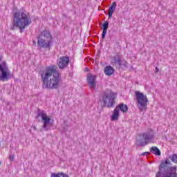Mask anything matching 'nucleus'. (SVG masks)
I'll use <instances>...</instances> for the list:
<instances>
[{"label":"nucleus","instance_id":"25","mask_svg":"<svg viewBox=\"0 0 177 177\" xmlns=\"http://www.w3.org/2000/svg\"><path fill=\"white\" fill-rule=\"evenodd\" d=\"M147 154H150V152H143L141 153V156H146Z\"/></svg>","mask_w":177,"mask_h":177},{"label":"nucleus","instance_id":"10","mask_svg":"<svg viewBox=\"0 0 177 177\" xmlns=\"http://www.w3.org/2000/svg\"><path fill=\"white\" fill-rule=\"evenodd\" d=\"M70 63V57L68 56H62L59 58V62H58V67L60 68V70H63L64 68H66L67 66H68V64Z\"/></svg>","mask_w":177,"mask_h":177},{"label":"nucleus","instance_id":"24","mask_svg":"<svg viewBox=\"0 0 177 177\" xmlns=\"http://www.w3.org/2000/svg\"><path fill=\"white\" fill-rule=\"evenodd\" d=\"M10 161H13V160H15V156L13 155H10Z\"/></svg>","mask_w":177,"mask_h":177},{"label":"nucleus","instance_id":"5","mask_svg":"<svg viewBox=\"0 0 177 177\" xmlns=\"http://www.w3.org/2000/svg\"><path fill=\"white\" fill-rule=\"evenodd\" d=\"M154 138H156V136L153 130L142 133L137 137L136 145L138 147H143V146L151 143V140H153Z\"/></svg>","mask_w":177,"mask_h":177},{"label":"nucleus","instance_id":"27","mask_svg":"<svg viewBox=\"0 0 177 177\" xmlns=\"http://www.w3.org/2000/svg\"><path fill=\"white\" fill-rule=\"evenodd\" d=\"M85 71H89V69L88 68H85Z\"/></svg>","mask_w":177,"mask_h":177},{"label":"nucleus","instance_id":"31","mask_svg":"<svg viewBox=\"0 0 177 177\" xmlns=\"http://www.w3.org/2000/svg\"><path fill=\"white\" fill-rule=\"evenodd\" d=\"M1 162H0V165H1Z\"/></svg>","mask_w":177,"mask_h":177},{"label":"nucleus","instance_id":"1","mask_svg":"<svg viewBox=\"0 0 177 177\" xmlns=\"http://www.w3.org/2000/svg\"><path fill=\"white\" fill-rule=\"evenodd\" d=\"M41 80L43 82V88L47 89H57L60 82L59 71L56 70V66H48L41 74Z\"/></svg>","mask_w":177,"mask_h":177},{"label":"nucleus","instance_id":"13","mask_svg":"<svg viewBox=\"0 0 177 177\" xmlns=\"http://www.w3.org/2000/svg\"><path fill=\"white\" fill-rule=\"evenodd\" d=\"M109 29V21H105L102 24V39H104L106 38V34H107V30Z\"/></svg>","mask_w":177,"mask_h":177},{"label":"nucleus","instance_id":"30","mask_svg":"<svg viewBox=\"0 0 177 177\" xmlns=\"http://www.w3.org/2000/svg\"><path fill=\"white\" fill-rule=\"evenodd\" d=\"M1 60H2V57H0V62H1Z\"/></svg>","mask_w":177,"mask_h":177},{"label":"nucleus","instance_id":"7","mask_svg":"<svg viewBox=\"0 0 177 177\" xmlns=\"http://www.w3.org/2000/svg\"><path fill=\"white\" fill-rule=\"evenodd\" d=\"M12 78V75L9 71V66L6 63V61H3L2 64H0V81L5 82Z\"/></svg>","mask_w":177,"mask_h":177},{"label":"nucleus","instance_id":"21","mask_svg":"<svg viewBox=\"0 0 177 177\" xmlns=\"http://www.w3.org/2000/svg\"><path fill=\"white\" fill-rule=\"evenodd\" d=\"M62 128H63V132H66L67 131V128H68V124L64 122V124L62 125Z\"/></svg>","mask_w":177,"mask_h":177},{"label":"nucleus","instance_id":"14","mask_svg":"<svg viewBox=\"0 0 177 177\" xmlns=\"http://www.w3.org/2000/svg\"><path fill=\"white\" fill-rule=\"evenodd\" d=\"M114 71H115V70H114V68H113V66H106L104 67V73L105 74V75H113Z\"/></svg>","mask_w":177,"mask_h":177},{"label":"nucleus","instance_id":"8","mask_svg":"<svg viewBox=\"0 0 177 177\" xmlns=\"http://www.w3.org/2000/svg\"><path fill=\"white\" fill-rule=\"evenodd\" d=\"M39 117H41V122L43 123L42 128L44 131H48L50 129L49 125L50 124V121H52V119L48 116L46 113H45V111H41V109H38L36 118H38Z\"/></svg>","mask_w":177,"mask_h":177},{"label":"nucleus","instance_id":"4","mask_svg":"<svg viewBox=\"0 0 177 177\" xmlns=\"http://www.w3.org/2000/svg\"><path fill=\"white\" fill-rule=\"evenodd\" d=\"M37 46L39 49H48L50 50L52 48V42H53V38L49 30H43L40 35L37 37Z\"/></svg>","mask_w":177,"mask_h":177},{"label":"nucleus","instance_id":"11","mask_svg":"<svg viewBox=\"0 0 177 177\" xmlns=\"http://www.w3.org/2000/svg\"><path fill=\"white\" fill-rule=\"evenodd\" d=\"M96 75H93L91 73H88L87 75V82L89 86L92 89H95L96 88Z\"/></svg>","mask_w":177,"mask_h":177},{"label":"nucleus","instance_id":"6","mask_svg":"<svg viewBox=\"0 0 177 177\" xmlns=\"http://www.w3.org/2000/svg\"><path fill=\"white\" fill-rule=\"evenodd\" d=\"M117 97V94L111 91H104L101 94V102L104 103V107H108V109H111L114 107L115 104V99Z\"/></svg>","mask_w":177,"mask_h":177},{"label":"nucleus","instance_id":"20","mask_svg":"<svg viewBox=\"0 0 177 177\" xmlns=\"http://www.w3.org/2000/svg\"><path fill=\"white\" fill-rule=\"evenodd\" d=\"M169 158L172 161V162H175V164H177V154L176 153H174L172 156H170Z\"/></svg>","mask_w":177,"mask_h":177},{"label":"nucleus","instance_id":"28","mask_svg":"<svg viewBox=\"0 0 177 177\" xmlns=\"http://www.w3.org/2000/svg\"><path fill=\"white\" fill-rule=\"evenodd\" d=\"M35 131L37 130V127H35V126L33 127Z\"/></svg>","mask_w":177,"mask_h":177},{"label":"nucleus","instance_id":"23","mask_svg":"<svg viewBox=\"0 0 177 177\" xmlns=\"http://www.w3.org/2000/svg\"><path fill=\"white\" fill-rule=\"evenodd\" d=\"M113 13H114V12H111V11H109V17H108V19H111V17L113 16Z\"/></svg>","mask_w":177,"mask_h":177},{"label":"nucleus","instance_id":"2","mask_svg":"<svg viewBox=\"0 0 177 177\" xmlns=\"http://www.w3.org/2000/svg\"><path fill=\"white\" fill-rule=\"evenodd\" d=\"M30 24H31V19H28L26 13L16 12L13 15L12 26L10 27V30L15 31L16 28H19L20 32H23V30Z\"/></svg>","mask_w":177,"mask_h":177},{"label":"nucleus","instance_id":"26","mask_svg":"<svg viewBox=\"0 0 177 177\" xmlns=\"http://www.w3.org/2000/svg\"><path fill=\"white\" fill-rule=\"evenodd\" d=\"M160 71V69L158 67H156L155 68V73H157Z\"/></svg>","mask_w":177,"mask_h":177},{"label":"nucleus","instance_id":"18","mask_svg":"<svg viewBox=\"0 0 177 177\" xmlns=\"http://www.w3.org/2000/svg\"><path fill=\"white\" fill-rule=\"evenodd\" d=\"M50 177H70V176H68V174L61 172L57 174L53 173L51 174Z\"/></svg>","mask_w":177,"mask_h":177},{"label":"nucleus","instance_id":"16","mask_svg":"<svg viewBox=\"0 0 177 177\" xmlns=\"http://www.w3.org/2000/svg\"><path fill=\"white\" fill-rule=\"evenodd\" d=\"M116 109L120 111H122V113H127L128 111V105L124 104V103H120L116 106Z\"/></svg>","mask_w":177,"mask_h":177},{"label":"nucleus","instance_id":"12","mask_svg":"<svg viewBox=\"0 0 177 177\" xmlns=\"http://www.w3.org/2000/svg\"><path fill=\"white\" fill-rule=\"evenodd\" d=\"M113 62L118 68H121V67H122V60H121V56L118 55L113 57Z\"/></svg>","mask_w":177,"mask_h":177},{"label":"nucleus","instance_id":"15","mask_svg":"<svg viewBox=\"0 0 177 177\" xmlns=\"http://www.w3.org/2000/svg\"><path fill=\"white\" fill-rule=\"evenodd\" d=\"M118 117H120V111L118 110V108H115L113 114L111 116V120L112 121H117V120H118Z\"/></svg>","mask_w":177,"mask_h":177},{"label":"nucleus","instance_id":"19","mask_svg":"<svg viewBox=\"0 0 177 177\" xmlns=\"http://www.w3.org/2000/svg\"><path fill=\"white\" fill-rule=\"evenodd\" d=\"M115 8H117V2L113 1L109 8V12H114V10H115Z\"/></svg>","mask_w":177,"mask_h":177},{"label":"nucleus","instance_id":"22","mask_svg":"<svg viewBox=\"0 0 177 177\" xmlns=\"http://www.w3.org/2000/svg\"><path fill=\"white\" fill-rule=\"evenodd\" d=\"M122 66H124V67H128V62H127L126 61L123 62L122 61Z\"/></svg>","mask_w":177,"mask_h":177},{"label":"nucleus","instance_id":"29","mask_svg":"<svg viewBox=\"0 0 177 177\" xmlns=\"http://www.w3.org/2000/svg\"><path fill=\"white\" fill-rule=\"evenodd\" d=\"M33 44L35 45V44H37V41H33Z\"/></svg>","mask_w":177,"mask_h":177},{"label":"nucleus","instance_id":"3","mask_svg":"<svg viewBox=\"0 0 177 177\" xmlns=\"http://www.w3.org/2000/svg\"><path fill=\"white\" fill-rule=\"evenodd\" d=\"M168 165H171L169 159L162 160L158 167V171L156 174V177H177L176 167Z\"/></svg>","mask_w":177,"mask_h":177},{"label":"nucleus","instance_id":"9","mask_svg":"<svg viewBox=\"0 0 177 177\" xmlns=\"http://www.w3.org/2000/svg\"><path fill=\"white\" fill-rule=\"evenodd\" d=\"M136 97L138 103V107L140 111L142 112L143 111V110H146V109L147 108V102H149V100H147V96L145 95L143 93L136 91Z\"/></svg>","mask_w":177,"mask_h":177},{"label":"nucleus","instance_id":"17","mask_svg":"<svg viewBox=\"0 0 177 177\" xmlns=\"http://www.w3.org/2000/svg\"><path fill=\"white\" fill-rule=\"evenodd\" d=\"M150 151L155 156H161V151L157 147H152L150 148Z\"/></svg>","mask_w":177,"mask_h":177}]
</instances>
